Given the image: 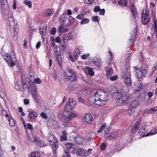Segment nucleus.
Returning <instances> with one entry per match:
<instances>
[{
	"mask_svg": "<svg viewBox=\"0 0 157 157\" xmlns=\"http://www.w3.org/2000/svg\"><path fill=\"white\" fill-rule=\"evenodd\" d=\"M128 91V88L126 86L122 87L113 93V98L117 100L118 105H121L125 102L130 99L131 95L129 94H127Z\"/></svg>",
	"mask_w": 157,
	"mask_h": 157,
	"instance_id": "f257e3e1",
	"label": "nucleus"
},
{
	"mask_svg": "<svg viewBox=\"0 0 157 157\" xmlns=\"http://www.w3.org/2000/svg\"><path fill=\"white\" fill-rule=\"evenodd\" d=\"M108 95L105 91L102 90H97L90 98L91 102L98 105L103 106L107 102Z\"/></svg>",
	"mask_w": 157,
	"mask_h": 157,
	"instance_id": "f03ea898",
	"label": "nucleus"
},
{
	"mask_svg": "<svg viewBox=\"0 0 157 157\" xmlns=\"http://www.w3.org/2000/svg\"><path fill=\"white\" fill-rule=\"evenodd\" d=\"M2 56L4 59L11 67H13L15 65L16 59L13 52H11L10 55L8 53H3L2 54Z\"/></svg>",
	"mask_w": 157,
	"mask_h": 157,
	"instance_id": "7ed1b4c3",
	"label": "nucleus"
},
{
	"mask_svg": "<svg viewBox=\"0 0 157 157\" xmlns=\"http://www.w3.org/2000/svg\"><path fill=\"white\" fill-rule=\"evenodd\" d=\"M64 78L66 81L70 82L76 81V75L74 70L71 68H67L64 72Z\"/></svg>",
	"mask_w": 157,
	"mask_h": 157,
	"instance_id": "20e7f679",
	"label": "nucleus"
},
{
	"mask_svg": "<svg viewBox=\"0 0 157 157\" xmlns=\"http://www.w3.org/2000/svg\"><path fill=\"white\" fill-rule=\"evenodd\" d=\"M48 139L50 144L54 147L55 149H57L59 146V143L55 137L51 133L48 135Z\"/></svg>",
	"mask_w": 157,
	"mask_h": 157,
	"instance_id": "39448f33",
	"label": "nucleus"
},
{
	"mask_svg": "<svg viewBox=\"0 0 157 157\" xmlns=\"http://www.w3.org/2000/svg\"><path fill=\"white\" fill-rule=\"evenodd\" d=\"M148 14L147 9L144 10L142 11V21L144 25L147 24L150 21Z\"/></svg>",
	"mask_w": 157,
	"mask_h": 157,
	"instance_id": "423d86ee",
	"label": "nucleus"
},
{
	"mask_svg": "<svg viewBox=\"0 0 157 157\" xmlns=\"http://www.w3.org/2000/svg\"><path fill=\"white\" fill-rule=\"evenodd\" d=\"M77 116V114L74 113H69L67 116H63L62 121L65 124L68 123L70 121Z\"/></svg>",
	"mask_w": 157,
	"mask_h": 157,
	"instance_id": "0eeeda50",
	"label": "nucleus"
},
{
	"mask_svg": "<svg viewBox=\"0 0 157 157\" xmlns=\"http://www.w3.org/2000/svg\"><path fill=\"white\" fill-rule=\"evenodd\" d=\"M147 66L143 64L142 65L140 70L137 72V77L138 78H142L143 75L144 76L146 73Z\"/></svg>",
	"mask_w": 157,
	"mask_h": 157,
	"instance_id": "6e6552de",
	"label": "nucleus"
},
{
	"mask_svg": "<svg viewBox=\"0 0 157 157\" xmlns=\"http://www.w3.org/2000/svg\"><path fill=\"white\" fill-rule=\"evenodd\" d=\"M131 75L129 72H127L124 77V82L127 86H130L132 85V82L131 79Z\"/></svg>",
	"mask_w": 157,
	"mask_h": 157,
	"instance_id": "1a4fd4ad",
	"label": "nucleus"
},
{
	"mask_svg": "<svg viewBox=\"0 0 157 157\" xmlns=\"http://www.w3.org/2000/svg\"><path fill=\"white\" fill-rule=\"evenodd\" d=\"M92 116L89 113H86L83 117V121L86 124H91L92 122Z\"/></svg>",
	"mask_w": 157,
	"mask_h": 157,
	"instance_id": "9d476101",
	"label": "nucleus"
},
{
	"mask_svg": "<svg viewBox=\"0 0 157 157\" xmlns=\"http://www.w3.org/2000/svg\"><path fill=\"white\" fill-rule=\"evenodd\" d=\"M137 27H136L131 33V38L129 39L130 44H132L135 41V40L136 38V36L137 34Z\"/></svg>",
	"mask_w": 157,
	"mask_h": 157,
	"instance_id": "9b49d317",
	"label": "nucleus"
},
{
	"mask_svg": "<svg viewBox=\"0 0 157 157\" xmlns=\"http://www.w3.org/2000/svg\"><path fill=\"white\" fill-rule=\"evenodd\" d=\"M141 121V119L139 118L138 119L137 122L135 124V125L133 127L132 129V133L136 132L139 128L140 124Z\"/></svg>",
	"mask_w": 157,
	"mask_h": 157,
	"instance_id": "f8f14e48",
	"label": "nucleus"
},
{
	"mask_svg": "<svg viewBox=\"0 0 157 157\" xmlns=\"http://www.w3.org/2000/svg\"><path fill=\"white\" fill-rule=\"evenodd\" d=\"M32 141L39 146L41 147L44 145V142L39 138L36 137H33Z\"/></svg>",
	"mask_w": 157,
	"mask_h": 157,
	"instance_id": "ddd939ff",
	"label": "nucleus"
},
{
	"mask_svg": "<svg viewBox=\"0 0 157 157\" xmlns=\"http://www.w3.org/2000/svg\"><path fill=\"white\" fill-rule=\"evenodd\" d=\"M117 135V133L116 132H113L110 133L109 135L108 134H105V137L106 139L112 140Z\"/></svg>",
	"mask_w": 157,
	"mask_h": 157,
	"instance_id": "4468645a",
	"label": "nucleus"
},
{
	"mask_svg": "<svg viewBox=\"0 0 157 157\" xmlns=\"http://www.w3.org/2000/svg\"><path fill=\"white\" fill-rule=\"evenodd\" d=\"M139 105V103L137 100L133 101L131 104L129 108V110H131V111L134 112L135 109L136 107Z\"/></svg>",
	"mask_w": 157,
	"mask_h": 157,
	"instance_id": "2eb2a0df",
	"label": "nucleus"
},
{
	"mask_svg": "<svg viewBox=\"0 0 157 157\" xmlns=\"http://www.w3.org/2000/svg\"><path fill=\"white\" fill-rule=\"evenodd\" d=\"M73 140L74 142L77 144H80L84 142V139L81 136H77L74 137Z\"/></svg>",
	"mask_w": 157,
	"mask_h": 157,
	"instance_id": "dca6fc26",
	"label": "nucleus"
},
{
	"mask_svg": "<svg viewBox=\"0 0 157 157\" xmlns=\"http://www.w3.org/2000/svg\"><path fill=\"white\" fill-rule=\"evenodd\" d=\"M2 10L3 13L5 14L7 13L9 11L8 10V6L7 2L6 3H1Z\"/></svg>",
	"mask_w": 157,
	"mask_h": 157,
	"instance_id": "f3484780",
	"label": "nucleus"
},
{
	"mask_svg": "<svg viewBox=\"0 0 157 157\" xmlns=\"http://www.w3.org/2000/svg\"><path fill=\"white\" fill-rule=\"evenodd\" d=\"M38 116V113L34 111H31L29 114V118L30 119L34 120Z\"/></svg>",
	"mask_w": 157,
	"mask_h": 157,
	"instance_id": "a211bd4d",
	"label": "nucleus"
},
{
	"mask_svg": "<svg viewBox=\"0 0 157 157\" xmlns=\"http://www.w3.org/2000/svg\"><path fill=\"white\" fill-rule=\"evenodd\" d=\"M64 24H63L59 26L58 29V32L63 33L68 31L67 29L64 26Z\"/></svg>",
	"mask_w": 157,
	"mask_h": 157,
	"instance_id": "6ab92c4d",
	"label": "nucleus"
},
{
	"mask_svg": "<svg viewBox=\"0 0 157 157\" xmlns=\"http://www.w3.org/2000/svg\"><path fill=\"white\" fill-rule=\"evenodd\" d=\"M101 59L98 57H95L93 61V64L98 67H100L101 66Z\"/></svg>",
	"mask_w": 157,
	"mask_h": 157,
	"instance_id": "aec40b11",
	"label": "nucleus"
},
{
	"mask_svg": "<svg viewBox=\"0 0 157 157\" xmlns=\"http://www.w3.org/2000/svg\"><path fill=\"white\" fill-rule=\"evenodd\" d=\"M21 81L22 82L23 87L24 86H27L28 83V80L27 79V77L26 75H22Z\"/></svg>",
	"mask_w": 157,
	"mask_h": 157,
	"instance_id": "412c9836",
	"label": "nucleus"
},
{
	"mask_svg": "<svg viewBox=\"0 0 157 157\" xmlns=\"http://www.w3.org/2000/svg\"><path fill=\"white\" fill-rule=\"evenodd\" d=\"M85 71L86 72H87L88 74L91 76H93L94 75L93 69L92 68L88 67H85Z\"/></svg>",
	"mask_w": 157,
	"mask_h": 157,
	"instance_id": "4be33fe9",
	"label": "nucleus"
},
{
	"mask_svg": "<svg viewBox=\"0 0 157 157\" xmlns=\"http://www.w3.org/2000/svg\"><path fill=\"white\" fill-rule=\"evenodd\" d=\"M147 131V129H146L144 127V126H143V127H141L139 129V133L140 135L142 136V137H144L143 136L145 135V134Z\"/></svg>",
	"mask_w": 157,
	"mask_h": 157,
	"instance_id": "5701e85b",
	"label": "nucleus"
},
{
	"mask_svg": "<svg viewBox=\"0 0 157 157\" xmlns=\"http://www.w3.org/2000/svg\"><path fill=\"white\" fill-rule=\"evenodd\" d=\"M47 28L46 26H42L40 29V33L42 35H45L47 32Z\"/></svg>",
	"mask_w": 157,
	"mask_h": 157,
	"instance_id": "b1692460",
	"label": "nucleus"
},
{
	"mask_svg": "<svg viewBox=\"0 0 157 157\" xmlns=\"http://www.w3.org/2000/svg\"><path fill=\"white\" fill-rule=\"evenodd\" d=\"M131 10L132 13L133 15V17L135 18L137 14L136 10L133 4L131 3Z\"/></svg>",
	"mask_w": 157,
	"mask_h": 157,
	"instance_id": "393cba45",
	"label": "nucleus"
},
{
	"mask_svg": "<svg viewBox=\"0 0 157 157\" xmlns=\"http://www.w3.org/2000/svg\"><path fill=\"white\" fill-rule=\"evenodd\" d=\"M54 13V11H53L52 9H48L47 10L45 14L46 16L48 17L52 15Z\"/></svg>",
	"mask_w": 157,
	"mask_h": 157,
	"instance_id": "a878e982",
	"label": "nucleus"
},
{
	"mask_svg": "<svg viewBox=\"0 0 157 157\" xmlns=\"http://www.w3.org/2000/svg\"><path fill=\"white\" fill-rule=\"evenodd\" d=\"M18 28H15L13 29V38L15 40H16L18 38Z\"/></svg>",
	"mask_w": 157,
	"mask_h": 157,
	"instance_id": "bb28decb",
	"label": "nucleus"
},
{
	"mask_svg": "<svg viewBox=\"0 0 157 157\" xmlns=\"http://www.w3.org/2000/svg\"><path fill=\"white\" fill-rule=\"evenodd\" d=\"M113 73V69L110 68L106 71V76L108 79H109V78H110V76Z\"/></svg>",
	"mask_w": 157,
	"mask_h": 157,
	"instance_id": "cd10ccee",
	"label": "nucleus"
},
{
	"mask_svg": "<svg viewBox=\"0 0 157 157\" xmlns=\"http://www.w3.org/2000/svg\"><path fill=\"white\" fill-rule=\"evenodd\" d=\"M70 100H69L65 106V109L66 111H69L71 109H73L70 105Z\"/></svg>",
	"mask_w": 157,
	"mask_h": 157,
	"instance_id": "c85d7f7f",
	"label": "nucleus"
},
{
	"mask_svg": "<svg viewBox=\"0 0 157 157\" xmlns=\"http://www.w3.org/2000/svg\"><path fill=\"white\" fill-rule=\"evenodd\" d=\"M9 24L11 28H13V29L15 28H18L17 25V23L15 21L10 22Z\"/></svg>",
	"mask_w": 157,
	"mask_h": 157,
	"instance_id": "c756f323",
	"label": "nucleus"
},
{
	"mask_svg": "<svg viewBox=\"0 0 157 157\" xmlns=\"http://www.w3.org/2000/svg\"><path fill=\"white\" fill-rule=\"evenodd\" d=\"M85 150L82 148H79L77 152V154L80 156H83L85 155Z\"/></svg>",
	"mask_w": 157,
	"mask_h": 157,
	"instance_id": "7c9ffc66",
	"label": "nucleus"
},
{
	"mask_svg": "<svg viewBox=\"0 0 157 157\" xmlns=\"http://www.w3.org/2000/svg\"><path fill=\"white\" fill-rule=\"evenodd\" d=\"M118 4L122 7H124L127 5V0H121L118 2Z\"/></svg>",
	"mask_w": 157,
	"mask_h": 157,
	"instance_id": "2f4dec72",
	"label": "nucleus"
},
{
	"mask_svg": "<svg viewBox=\"0 0 157 157\" xmlns=\"http://www.w3.org/2000/svg\"><path fill=\"white\" fill-rule=\"evenodd\" d=\"M67 16L66 13H63L61 16V20L62 21L63 24H65L67 20Z\"/></svg>",
	"mask_w": 157,
	"mask_h": 157,
	"instance_id": "473e14b6",
	"label": "nucleus"
},
{
	"mask_svg": "<svg viewBox=\"0 0 157 157\" xmlns=\"http://www.w3.org/2000/svg\"><path fill=\"white\" fill-rule=\"evenodd\" d=\"M109 52L110 54V59L107 61V63L109 65H111L113 63V55L111 52L110 51Z\"/></svg>",
	"mask_w": 157,
	"mask_h": 157,
	"instance_id": "72a5a7b5",
	"label": "nucleus"
},
{
	"mask_svg": "<svg viewBox=\"0 0 157 157\" xmlns=\"http://www.w3.org/2000/svg\"><path fill=\"white\" fill-rule=\"evenodd\" d=\"M34 79V77L33 75V74L32 75H29V84L30 86L32 84L33 80Z\"/></svg>",
	"mask_w": 157,
	"mask_h": 157,
	"instance_id": "f704fd0d",
	"label": "nucleus"
},
{
	"mask_svg": "<svg viewBox=\"0 0 157 157\" xmlns=\"http://www.w3.org/2000/svg\"><path fill=\"white\" fill-rule=\"evenodd\" d=\"M9 118L8 121L9 122V124L10 126H13L15 124V122L14 120L12 118H10V117H8Z\"/></svg>",
	"mask_w": 157,
	"mask_h": 157,
	"instance_id": "c9c22d12",
	"label": "nucleus"
},
{
	"mask_svg": "<svg viewBox=\"0 0 157 157\" xmlns=\"http://www.w3.org/2000/svg\"><path fill=\"white\" fill-rule=\"evenodd\" d=\"M40 154L38 151L33 152L31 155V157H40Z\"/></svg>",
	"mask_w": 157,
	"mask_h": 157,
	"instance_id": "e433bc0d",
	"label": "nucleus"
},
{
	"mask_svg": "<svg viewBox=\"0 0 157 157\" xmlns=\"http://www.w3.org/2000/svg\"><path fill=\"white\" fill-rule=\"evenodd\" d=\"M1 111L2 112V114L4 116L6 117H9V116L7 114V113L6 111L3 108H2V109L1 110Z\"/></svg>",
	"mask_w": 157,
	"mask_h": 157,
	"instance_id": "4c0bfd02",
	"label": "nucleus"
},
{
	"mask_svg": "<svg viewBox=\"0 0 157 157\" xmlns=\"http://www.w3.org/2000/svg\"><path fill=\"white\" fill-rule=\"evenodd\" d=\"M68 20L69 22V24L68 25H72V24L75 21V19L73 18L72 16H71L69 17L68 18Z\"/></svg>",
	"mask_w": 157,
	"mask_h": 157,
	"instance_id": "58836bf2",
	"label": "nucleus"
},
{
	"mask_svg": "<svg viewBox=\"0 0 157 157\" xmlns=\"http://www.w3.org/2000/svg\"><path fill=\"white\" fill-rule=\"evenodd\" d=\"M24 3L26 5L28 6L29 8H31L32 7V2L30 1L25 0L24 1Z\"/></svg>",
	"mask_w": 157,
	"mask_h": 157,
	"instance_id": "ea45409f",
	"label": "nucleus"
},
{
	"mask_svg": "<svg viewBox=\"0 0 157 157\" xmlns=\"http://www.w3.org/2000/svg\"><path fill=\"white\" fill-rule=\"evenodd\" d=\"M57 61L58 62V63L59 65V67H60V68L61 69H62V67H63L62 65V62L61 59V57H59L56 58Z\"/></svg>",
	"mask_w": 157,
	"mask_h": 157,
	"instance_id": "a19ab883",
	"label": "nucleus"
},
{
	"mask_svg": "<svg viewBox=\"0 0 157 157\" xmlns=\"http://www.w3.org/2000/svg\"><path fill=\"white\" fill-rule=\"evenodd\" d=\"M41 82V81L40 79L39 78H37L33 81L32 85L34 83L40 84Z\"/></svg>",
	"mask_w": 157,
	"mask_h": 157,
	"instance_id": "79ce46f5",
	"label": "nucleus"
},
{
	"mask_svg": "<svg viewBox=\"0 0 157 157\" xmlns=\"http://www.w3.org/2000/svg\"><path fill=\"white\" fill-rule=\"evenodd\" d=\"M89 21V19L87 18H84L81 21V24H84L88 23Z\"/></svg>",
	"mask_w": 157,
	"mask_h": 157,
	"instance_id": "37998d69",
	"label": "nucleus"
},
{
	"mask_svg": "<svg viewBox=\"0 0 157 157\" xmlns=\"http://www.w3.org/2000/svg\"><path fill=\"white\" fill-rule=\"evenodd\" d=\"M90 12V10L88 8H86L84 9L82 12V14L84 16L85 15L88 14Z\"/></svg>",
	"mask_w": 157,
	"mask_h": 157,
	"instance_id": "c03bdc74",
	"label": "nucleus"
},
{
	"mask_svg": "<svg viewBox=\"0 0 157 157\" xmlns=\"http://www.w3.org/2000/svg\"><path fill=\"white\" fill-rule=\"evenodd\" d=\"M106 123H104L101 126L100 129L98 131V133H100L102 132V130L105 128L106 126Z\"/></svg>",
	"mask_w": 157,
	"mask_h": 157,
	"instance_id": "a18cd8bd",
	"label": "nucleus"
},
{
	"mask_svg": "<svg viewBox=\"0 0 157 157\" xmlns=\"http://www.w3.org/2000/svg\"><path fill=\"white\" fill-rule=\"evenodd\" d=\"M55 54L56 57V58L61 57L60 52L58 51L57 49L56 51L55 50Z\"/></svg>",
	"mask_w": 157,
	"mask_h": 157,
	"instance_id": "49530a36",
	"label": "nucleus"
},
{
	"mask_svg": "<svg viewBox=\"0 0 157 157\" xmlns=\"http://www.w3.org/2000/svg\"><path fill=\"white\" fill-rule=\"evenodd\" d=\"M73 146V144L70 143H68L65 144L66 147L68 149H71L72 148Z\"/></svg>",
	"mask_w": 157,
	"mask_h": 157,
	"instance_id": "de8ad7c7",
	"label": "nucleus"
},
{
	"mask_svg": "<svg viewBox=\"0 0 157 157\" xmlns=\"http://www.w3.org/2000/svg\"><path fill=\"white\" fill-rule=\"evenodd\" d=\"M70 100V105L72 108L75 106V105L76 104L75 101L73 99H69Z\"/></svg>",
	"mask_w": 157,
	"mask_h": 157,
	"instance_id": "09e8293b",
	"label": "nucleus"
},
{
	"mask_svg": "<svg viewBox=\"0 0 157 157\" xmlns=\"http://www.w3.org/2000/svg\"><path fill=\"white\" fill-rule=\"evenodd\" d=\"M142 85L141 84H140L138 86L136 87L135 90L136 91H139L142 89Z\"/></svg>",
	"mask_w": 157,
	"mask_h": 157,
	"instance_id": "8fccbe9b",
	"label": "nucleus"
},
{
	"mask_svg": "<svg viewBox=\"0 0 157 157\" xmlns=\"http://www.w3.org/2000/svg\"><path fill=\"white\" fill-rule=\"evenodd\" d=\"M99 17L98 16H95L94 17H93L92 18V20L94 22H98V18Z\"/></svg>",
	"mask_w": 157,
	"mask_h": 157,
	"instance_id": "3c124183",
	"label": "nucleus"
},
{
	"mask_svg": "<svg viewBox=\"0 0 157 157\" xmlns=\"http://www.w3.org/2000/svg\"><path fill=\"white\" fill-rule=\"evenodd\" d=\"M56 32V28L55 27L53 28L51 30V33L52 35H55Z\"/></svg>",
	"mask_w": 157,
	"mask_h": 157,
	"instance_id": "603ef678",
	"label": "nucleus"
},
{
	"mask_svg": "<svg viewBox=\"0 0 157 157\" xmlns=\"http://www.w3.org/2000/svg\"><path fill=\"white\" fill-rule=\"evenodd\" d=\"M21 85L18 83H16L15 85V89L17 90H19L21 88Z\"/></svg>",
	"mask_w": 157,
	"mask_h": 157,
	"instance_id": "864d4df0",
	"label": "nucleus"
},
{
	"mask_svg": "<svg viewBox=\"0 0 157 157\" xmlns=\"http://www.w3.org/2000/svg\"><path fill=\"white\" fill-rule=\"evenodd\" d=\"M40 116L42 117L45 119H47L48 118L47 116L46 115L45 113L44 112L41 113L40 114Z\"/></svg>",
	"mask_w": 157,
	"mask_h": 157,
	"instance_id": "5fc2aeb1",
	"label": "nucleus"
},
{
	"mask_svg": "<svg viewBox=\"0 0 157 157\" xmlns=\"http://www.w3.org/2000/svg\"><path fill=\"white\" fill-rule=\"evenodd\" d=\"M106 147V144L105 143H102L100 146V148L101 150L103 151Z\"/></svg>",
	"mask_w": 157,
	"mask_h": 157,
	"instance_id": "6e6d98bb",
	"label": "nucleus"
},
{
	"mask_svg": "<svg viewBox=\"0 0 157 157\" xmlns=\"http://www.w3.org/2000/svg\"><path fill=\"white\" fill-rule=\"evenodd\" d=\"M90 56L89 53H87L86 54H84L81 56L82 59H86Z\"/></svg>",
	"mask_w": 157,
	"mask_h": 157,
	"instance_id": "4d7b16f0",
	"label": "nucleus"
},
{
	"mask_svg": "<svg viewBox=\"0 0 157 157\" xmlns=\"http://www.w3.org/2000/svg\"><path fill=\"white\" fill-rule=\"evenodd\" d=\"M67 38L68 39H71L73 38V37L72 36L71 33H69L67 34Z\"/></svg>",
	"mask_w": 157,
	"mask_h": 157,
	"instance_id": "13d9d810",
	"label": "nucleus"
},
{
	"mask_svg": "<svg viewBox=\"0 0 157 157\" xmlns=\"http://www.w3.org/2000/svg\"><path fill=\"white\" fill-rule=\"evenodd\" d=\"M67 140V138L66 136H60V140L61 141H66Z\"/></svg>",
	"mask_w": 157,
	"mask_h": 157,
	"instance_id": "bf43d9fd",
	"label": "nucleus"
},
{
	"mask_svg": "<svg viewBox=\"0 0 157 157\" xmlns=\"http://www.w3.org/2000/svg\"><path fill=\"white\" fill-rule=\"evenodd\" d=\"M84 17V15L82 13L78 15L76 17L77 18L79 19H82Z\"/></svg>",
	"mask_w": 157,
	"mask_h": 157,
	"instance_id": "052dcab7",
	"label": "nucleus"
},
{
	"mask_svg": "<svg viewBox=\"0 0 157 157\" xmlns=\"http://www.w3.org/2000/svg\"><path fill=\"white\" fill-rule=\"evenodd\" d=\"M99 12V14L101 15H104L105 13V10L104 9H100Z\"/></svg>",
	"mask_w": 157,
	"mask_h": 157,
	"instance_id": "680f3d73",
	"label": "nucleus"
},
{
	"mask_svg": "<svg viewBox=\"0 0 157 157\" xmlns=\"http://www.w3.org/2000/svg\"><path fill=\"white\" fill-rule=\"evenodd\" d=\"M31 94L33 97L35 98L36 97V90L34 89L32 90L31 91Z\"/></svg>",
	"mask_w": 157,
	"mask_h": 157,
	"instance_id": "e2e57ef3",
	"label": "nucleus"
},
{
	"mask_svg": "<svg viewBox=\"0 0 157 157\" xmlns=\"http://www.w3.org/2000/svg\"><path fill=\"white\" fill-rule=\"evenodd\" d=\"M118 78L117 75H115L113 76H110V78H109L112 81H115Z\"/></svg>",
	"mask_w": 157,
	"mask_h": 157,
	"instance_id": "0e129e2a",
	"label": "nucleus"
},
{
	"mask_svg": "<svg viewBox=\"0 0 157 157\" xmlns=\"http://www.w3.org/2000/svg\"><path fill=\"white\" fill-rule=\"evenodd\" d=\"M8 19L9 20V22L11 21H15L13 17V15H10L8 16Z\"/></svg>",
	"mask_w": 157,
	"mask_h": 157,
	"instance_id": "69168bd1",
	"label": "nucleus"
},
{
	"mask_svg": "<svg viewBox=\"0 0 157 157\" xmlns=\"http://www.w3.org/2000/svg\"><path fill=\"white\" fill-rule=\"evenodd\" d=\"M27 127L28 129H33V126L30 123L27 124Z\"/></svg>",
	"mask_w": 157,
	"mask_h": 157,
	"instance_id": "338daca9",
	"label": "nucleus"
},
{
	"mask_svg": "<svg viewBox=\"0 0 157 157\" xmlns=\"http://www.w3.org/2000/svg\"><path fill=\"white\" fill-rule=\"evenodd\" d=\"M77 49L81 53L83 50V47L82 46H79L77 47Z\"/></svg>",
	"mask_w": 157,
	"mask_h": 157,
	"instance_id": "774afa93",
	"label": "nucleus"
}]
</instances>
